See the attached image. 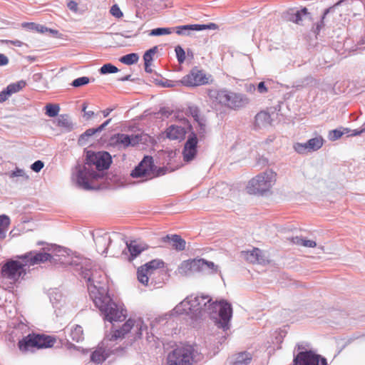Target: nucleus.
<instances>
[{
    "label": "nucleus",
    "instance_id": "f257e3e1",
    "mask_svg": "<svg viewBox=\"0 0 365 365\" xmlns=\"http://www.w3.org/2000/svg\"><path fill=\"white\" fill-rule=\"evenodd\" d=\"M186 314L192 319L210 317L224 331L230 328L232 316L231 304L226 300L212 301L208 296L190 295L177 304L171 315Z\"/></svg>",
    "mask_w": 365,
    "mask_h": 365
},
{
    "label": "nucleus",
    "instance_id": "f03ea898",
    "mask_svg": "<svg viewBox=\"0 0 365 365\" xmlns=\"http://www.w3.org/2000/svg\"><path fill=\"white\" fill-rule=\"evenodd\" d=\"M100 280H96L93 274L88 276L89 284L88 291L95 306L98 308L104 316V319L112 324L125 320L127 311L112 301L108 295L107 279L101 272L95 274Z\"/></svg>",
    "mask_w": 365,
    "mask_h": 365
},
{
    "label": "nucleus",
    "instance_id": "7ed1b4c3",
    "mask_svg": "<svg viewBox=\"0 0 365 365\" xmlns=\"http://www.w3.org/2000/svg\"><path fill=\"white\" fill-rule=\"evenodd\" d=\"M20 258L22 262L11 261L3 266L1 272L4 277L14 282L25 275L26 267L50 261L51 256L46 252H30Z\"/></svg>",
    "mask_w": 365,
    "mask_h": 365
},
{
    "label": "nucleus",
    "instance_id": "20e7f679",
    "mask_svg": "<svg viewBox=\"0 0 365 365\" xmlns=\"http://www.w3.org/2000/svg\"><path fill=\"white\" fill-rule=\"evenodd\" d=\"M147 326L140 317L129 318L120 328L113 329L106 334L103 343L107 341H117L124 338L130 341H135L140 339Z\"/></svg>",
    "mask_w": 365,
    "mask_h": 365
},
{
    "label": "nucleus",
    "instance_id": "39448f33",
    "mask_svg": "<svg viewBox=\"0 0 365 365\" xmlns=\"http://www.w3.org/2000/svg\"><path fill=\"white\" fill-rule=\"evenodd\" d=\"M56 256L58 258L56 259L55 260L58 261L60 264L64 266L70 265L75 267L77 271L81 270L80 274L84 279L87 280V287L89 284L88 276L91 277L93 274L96 277V280H100V279L95 274L96 272H101L103 274H105L104 272L101 269L91 268L90 262L86 259H81L79 256L75 255L73 253L66 249L59 248L57 250Z\"/></svg>",
    "mask_w": 365,
    "mask_h": 365
},
{
    "label": "nucleus",
    "instance_id": "423d86ee",
    "mask_svg": "<svg viewBox=\"0 0 365 365\" xmlns=\"http://www.w3.org/2000/svg\"><path fill=\"white\" fill-rule=\"evenodd\" d=\"M277 174L272 169H267L251 178L246 186L250 195L264 196L272 192L276 184Z\"/></svg>",
    "mask_w": 365,
    "mask_h": 365
},
{
    "label": "nucleus",
    "instance_id": "0eeeda50",
    "mask_svg": "<svg viewBox=\"0 0 365 365\" xmlns=\"http://www.w3.org/2000/svg\"><path fill=\"white\" fill-rule=\"evenodd\" d=\"M208 95L212 103L234 110L243 108L249 103V98L245 95L226 89L211 90Z\"/></svg>",
    "mask_w": 365,
    "mask_h": 365
},
{
    "label": "nucleus",
    "instance_id": "6e6552de",
    "mask_svg": "<svg viewBox=\"0 0 365 365\" xmlns=\"http://www.w3.org/2000/svg\"><path fill=\"white\" fill-rule=\"evenodd\" d=\"M200 360L197 351L193 346L182 345L176 347L167 356L166 365H192Z\"/></svg>",
    "mask_w": 365,
    "mask_h": 365
},
{
    "label": "nucleus",
    "instance_id": "1a4fd4ad",
    "mask_svg": "<svg viewBox=\"0 0 365 365\" xmlns=\"http://www.w3.org/2000/svg\"><path fill=\"white\" fill-rule=\"evenodd\" d=\"M101 177V174L93 170V168L86 163L84 165H78L76 167L72 180L78 187L85 190H91L93 188V182Z\"/></svg>",
    "mask_w": 365,
    "mask_h": 365
},
{
    "label": "nucleus",
    "instance_id": "9d476101",
    "mask_svg": "<svg viewBox=\"0 0 365 365\" xmlns=\"http://www.w3.org/2000/svg\"><path fill=\"white\" fill-rule=\"evenodd\" d=\"M54 337L43 334H29L19 342V348L23 352L32 351L34 348L42 349L53 346Z\"/></svg>",
    "mask_w": 365,
    "mask_h": 365
},
{
    "label": "nucleus",
    "instance_id": "9b49d317",
    "mask_svg": "<svg viewBox=\"0 0 365 365\" xmlns=\"http://www.w3.org/2000/svg\"><path fill=\"white\" fill-rule=\"evenodd\" d=\"M133 178H153L158 174L155 173L152 157L145 156L138 166L131 172Z\"/></svg>",
    "mask_w": 365,
    "mask_h": 365
},
{
    "label": "nucleus",
    "instance_id": "f8f14e48",
    "mask_svg": "<svg viewBox=\"0 0 365 365\" xmlns=\"http://www.w3.org/2000/svg\"><path fill=\"white\" fill-rule=\"evenodd\" d=\"M141 140L139 135H127L118 133L113 135L109 140L110 146L118 150L125 149L128 146H134Z\"/></svg>",
    "mask_w": 365,
    "mask_h": 365
},
{
    "label": "nucleus",
    "instance_id": "ddd939ff",
    "mask_svg": "<svg viewBox=\"0 0 365 365\" xmlns=\"http://www.w3.org/2000/svg\"><path fill=\"white\" fill-rule=\"evenodd\" d=\"M93 237L96 250L101 255L107 254L108 247L113 241L121 240L120 235L116 232H104L101 235L96 233Z\"/></svg>",
    "mask_w": 365,
    "mask_h": 365
},
{
    "label": "nucleus",
    "instance_id": "4468645a",
    "mask_svg": "<svg viewBox=\"0 0 365 365\" xmlns=\"http://www.w3.org/2000/svg\"><path fill=\"white\" fill-rule=\"evenodd\" d=\"M294 361V365H328L325 358L312 351L299 352Z\"/></svg>",
    "mask_w": 365,
    "mask_h": 365
},
{
    "label": "nucleus",
    "instance_id": "2eb2a0df",
    "mask_svg": "<svg viewBox=\"0 0 365 365\" xmlns=\"http://www.w3.org/2000/svg\"><path fill=\"white\" fill-rule=\"evenodd\" d=\"M87 163L92 168L94 165L98 171L108 169L110 163L111 157L107 152H90L87 154Z\"/></svg>",
    "mask_w": 365,
    "mask_h": 365
},
{
    "label": "nucleus",
    "instance_id": "dca6fc26",
    "mask_svg": "<svg viewBox=\"0 0 365 365\" xmlns=\"http://www.w3.org/2000/svg\"><path fill=\"white\" fill-rule=\"evenodd\" d=\"M209 78L202 71L192 69L190 73L185 76L180 83L185 86H198L208 83Z\"/></svg>",
    "mask_w": 365,
    "mask_h": 365
},
{
    "label": "nucleus",
    "instance_id": "f3484780",
    "mask_svg": "<svg viewBox=\"0 0 365 365\" xmlns=\"http://www.w3.org/2000/svg\"><path fill=\"white\" fill-rule=\"evenodd\" d=\"M197 138L195 133H192L185 143L182 150L183 160L185 162H190L195 159L197 153Z\"/></svg>",
    "mask_w": 365,
    "mask_h": 365
},
{
    "label": "nucleus",
    "instance_id": "a211bd4d",
    "mask_svg": "<svg viewBox=\"0 0 365 365\" xmlns=\"http://www.w3.org/2000/svg\"><path fill=\"white\" fill-rule=\"evenodd\" d=\"M200 259L185 260L180 263L178 267V273L182 276H189L195 272H200Z\"/></svg>",
    "mask_w": 365,
    "mask_h": 365
},
{
    "label": "nucleus",
    "instance_id": "6ab92c4d",
    "mask_svg": "<svg viewBox=\"0 0 365 365\" xmlns=\"http://www.w3.org/2000/svg\"><path fill=\"white\" fill-rule=\"evenodd\" d=\"M49 294L50 301L57 315L61 314L62 311L65 312L68 306L66 299L61 292L58 290H53Z\"/></svg>",
    "mask_w": 365,
    "mask_h": 365
},
{
    "label": "nucleus",
    "instance_id": "aec40b11",
    "mask_svg": "<svg viewBox=\"0 0 365 365\" xmlns=\"http://www.w3.org/2000/svg\"><path fill=\"white\" fill-rule=\"evenodd\" d=\"M105 339L106 338L102 341L101 345L99 346L91 354V361L94 363L101 364L108 356L110 352V349L108 348L109 346L108 342H112L113 341H107L103 343Z\"/></svg>",
    "mask_w": 365,
    "mask_h": 365
},
{
    "label": "nucleus",
    "instance_id": "412c9836",
    "mask_svg": "<svg viewBox=\"0 0 365 365\" xmlns=\"http://www.w3.org/2000/svg\"><path fill=\"white\" fill-rule=\"evenodd\" d=\"M64 332L73 341L80 342L84 339L83 330L80 325L69 324L65 328Z\"/></svg>",
    "mask_w": 365,
    "mask_h": 365
},
{
    "label": "nucleus",
    "instance_id": "4be33fe9",
    "mask_svg": "<svg viewBox=\"0 0 365 365\" xmlns=\"http://www.w3.org/2000/svg\"><path fill=\"white\" fill-rule=\"evenodd\" d=\"M165 133L168 139L180 141L185 138L186 130L182 126L171 125L166 129Z\"/></svg>",
    "mask_w": 365,
    "mask_h": 365
},
{
    "label": "nucleus",
    "instance_id": "5701e85b",
    "mask_svg": "<svg viewBox=\"0 0 365 365\" xmlns=\"http://www.w3.org/2000/svg\"><path fill=\"white\" fill-rule=\"evenodd\" d=\"M244 257L251 263H264L265 259L262 251L258 248H253L242 252Z\"/></svg>",
    "mask_w": 365,
    "mask_h": 365
},
{
    "label": "nucleus",
    "instance_id": "b1692460",
    "mask_svg": "<svg viewBox=\"0 0 365 365\" xmlns=\"http://www.w3.org/2000/svg\"><path fill=\"white\" fill-rule=\"evenodd\" d=\"M307 9L306 8L297 11L290 9L287 11V19L289 21L294 22L297 24H301L302 21L307 18Z\"/></svg>",
    "mask_w": 365,
    "mask_h": 365
},
{
    "label": "nucleus",
    "instance_id": "393cba45",
    "mask_svg": "<svg viewBox=\"0 0 365 365\" xmlns=\"http://www.w3.org/2000/svg\"><path fill=\"white\" fill-rule=\"evenodd\" d=\"M126 245L132 259L136 257L148 248L146 244L138 240L131 241L130 243H126Z\"/></svg>",
    "mask_w": 365,
    "mask_h": 365
},
{
    "label": "nucleus",
    "instance_id": "a878e982",
    "mask_svg": "<svg viewBox=\"0 0 365 365\" xmlns=\"http://www.w3.org/2000/svg\"><path fill=\"white\" fill-rule=\"evenodd\" d=\"M251 359V355L247 352L238 353L230 359V365H248Z\"/></svg>",
    "mask_w": 365,
    "mask_h": 365
},
{
    "label": "nucleus",
    "instance_id": "bb28decb",
    "mask_svg": "<svg viewBox=\"0 0 365 365\" xmlns=\"http://www.w3.org/2000/svg\"><path fill=\"white\" fill-rule=\"evenodd\" d=\"M271 123L269 114L265 111L258 113L255 116V124L258 128H263L269 125Z\"/></svg>",
    "mask_w": 365,
    "mask_h": 365
},
{
    "label": "nucleus",
    "instance_id": "cd10ccee",
    "mask_svg": "<svg viewBox=\"0 0 365 365\" xmlns=\"http://www.w3.org/2000/svg\"><path fill=\"white\" fill-rule=\"evenodd\" d=\"M57 125L65 131H70L73 129V125L67 115H61L56 119Z\"/></svg>",
    "mask_w": 365,
    "mask_h": 365
},
{
    "label": "nucleus",
    "instance_id": "c85d7f7f",
    "mask_svg": "<svg viewBox=\"0 0 365 365\" xmlns=\"http://www.w3.org/2000/svg\"><path fill=\"white\" fill-rule=\"evenodd\" d=\"M324 143V140L321 136L309 139L307 142L309 153L314 152L320 149Z\"/></svg>",
    "mask_w": 365,
    "mask_h": 365
},
{
    "label": "nucleus",
    "instance_id": "c756f323",
    "mask_svg": "<svg viewBox=\"0 0 365 365\" xmlns=\"http://www.w3.org/2000/svg\"><path fill=\"white\" fill-rule=\"evenodd\" d=\"M169 242L173 247L177 250H183L185 248V241L179 235H172L170 237L168 236Z\"/></svg>",
    "mask_w": 365,
    "mask_h": 365
},
{
    "label": "nucleus",
    "instance_id": "7c9ffc66",
    "mask_svg": "<svg viewBox=\"0 0 365 365\" xmlns=\"http://www.w3.org/2000/svg\"><path fill=\"white\" fill-rule=\"evenodd\" d=\"M9 224L10 219L7 215H0V240H4L6 237Z\"/></svg>",
    "mask_w": 365,
    "mask_h": 365
},
{
    "label": "nucleus",
    "instance_id": "2f4dec72",
    "mask_svg": "<svg viewBox=\"0 0 365 365\" xmlns=\"http://www.w3.org/2000/svg\"><path fill=\"white\" fill-rule=\"evenodd\" d=\"M163 265L164 263L162 260L153 259L146 263L143 267L146 269V271L148 274L152 275L156 269L163 267Z\"/></svg>",
    "mask_w": 365,
    "mask_h": 365
},
{
    "label": "nucleus",
    "instance_id": "473e14b6",
    "mask_svg": "<svg viewBox=\"0 0 365 365\" xmlns=\"http://www.w3.org/2000/svg\"><path fill=\"white\" fill-rule=\"evenodd\" d=\"M200 262H202L200 264V272L207 270L212 274L220 272L218 266L215 265L212 262H209L204 259H200Z\"/></svg>",
    "mask_w": 365,
    "mask_h": 365
},
{
    "label": "nucleus",
    "instance_id": "72a5a7b5",
    "mask_svg": "<svg viewBox=\"0 0 365 365\" xmlns=\"http://www.w3.org/2000/svg\"><path fill=\"white\" fill-rule=\"evenodd\" d=\"M137 276L138 281L142 284L145 286L148 285L149 278L151 275L147 272L146 269L144 268L143 266L138 268L137 272Z\"/></svg>",
    "mask_w": 365,
    "mask_h": 365
},
{
    "label": "nucleus",
    "instance_id": "f704fd0d",
    "mask_svg": "<svg viewBox=\"0 0 365 365\" xmlns=\"http://www.w3.org/2000/svg\"><path fill=\"white\" fill-rule=\"evenodd\" d=\"M292 241L294 244L302 245L306 247H314L317 246V243L314 240H307L299 237H293Z\"/></svg>",
    "mask_w": 365,
    "mask_h": 365
},
{
    "label": "nucleus",
    "instance_id": "c9c22d12",
    "mask_svg": "<svg viewBox=\"0 0 365 365\" xmlns=\"http://www.w3.org/2000/svg\"><path fill=\"white\" fill-rule=\"evenodd\" d=\"M26 86V82L24 81H19L16 83H14L11 84H9L6 87L7 93H9V96L12 95L13 93H17L20 90H21L23 88H24Z\"/></svg>",
    "mask_w": 365,
    "mask_h": 365
},
{
    "label": "nucleus",
    "instance_id": "e433bc0d",
    "mask_svg": "<svg viewBox=\"0 0 365 365\" xmlns=\"http://www.w3.org/2000/svg\"><path fill=\"white\" fill-rule=\"evenodd\" d=\"M139 56L137 53H132L122 56L120 61L126 65H132L138 62Z\"/></svg>",
    "mask_w": 365,
    "mask_h": 365
},
{
    "label": "nucleus",
    "instance_id": "4c0bfd02",
    "mask_svg": "<svg viewBox=\"0 0 365 365\" xmlns=\"http://www.w3.org/2000/svg\"><path fill=\"white\" fill-rule=\"evenodd\" d=\"M349 133V130L348 128L341 129H335L332 130L329 133V138L331 140H336L340 138L343 135L348 134Z\"/></svg>",
    "mask_w": 365,
    "mask_h": 365
},
{
    "label": "nucleus",
    "instance_id": "58836bf2",
    "mask_svg": "<svg viewBox=\"0 0 365 365\" xmlns=\"http://www.w3.org/2000/svg\"><path fill=\"white\" fill-rule=\"evenodd\" d=\"M196 29L195 24H188L177 26L175 30L178 35H188L189 31H196Z\"/></svg>",
    "mask_w": 365,
    "mask_h": 365
},
{
    "label": "nucleus",
    "instance_id": "ea45409f",
    "mask_svg": "<svg viewBox=\"0 0 365 365\" xmlns=\"http://www.w3.org/2000/svg\"><path fill=\"white\" fill-rule=\"evenodd\" d=\"M46 114L49 117H55L58 115L60 107L57 104H47L45 107Z\"/></svg>",
    "mask_w": 365,
    "mask_h": 365
},
{
    "label": "nucleus",
    "instance_id": "a19ab883",
    "mask_svg": "<svg viewBox=\"0 0 365 365\" xmlns=\"http://www.w3.org/2000/svg\"><path fill=\"white\" fill-rule=\"evenodd\" d=\"M24 27H27L30 30L36 31L38 33H46L48 29L41 24H36L34 23H26L23 24Z\"/></svg>",
    "mask_w": 365,
    "mask_h": 365
},
{
    "label": "nucleus",
    "instance_id": "79ce46f5",
    "mask_svg": "<svg viewBox=\"0 0 365 365\" xmlns=\"http://www.w3.org/2000/svg\"><path fill=\"white\" fill-rule=\"evenodd\" d=\"M158 51V47L154 46L149 50H148L143 55V60L145 63H152L153 60V56Z\"/></svg>",
    "mask_w": 365,
    "mask_h": 365
},
{
    "label": "nucleus",
    "instance_id": "37998d69",
    "mask_svg": "<svg viewBox=\"0 0 365 365\" xmlns=\"http://www.w3.org/2000/svg\"><path fill=\"white\" fill-rule=\"evenodd\" d=\"M172 33L171 28H157L150 31V36L168 35Z\"/></svg>",
    "mask_w": 365,
    "mask_h": 365
},
{
    "label": "nucleus",
    "instance_id": "c03bdc74",
    "mask_svg": "<svg viewBox=\"0 0 365 365\" xmlns=\"http://www.w3.org/2000/svg\"><path fill=\"white\" fill-rule=\"evenodd\" d=\"M293 148L299 154H304L309 153L307 142L295 143L293 145Z\"/></svg>",
    "mask_w": 365,
    "mask_h": 365
},
{
    "label": "nucleus",
    "instance_id": "a18cd8bd",
    "mask_svg": "<svg viewBox=\"0 0 365 365\" xmlns=\"http://www.w3.org/2000/svg\"><path fill=\"white\" fill-rule=\"evenodd\" d=\"M9 177L13 178H21L24 180H28L29 175L26 174L24 170L21 168H16L14 170H13L10 174Z\"/></svg>",
    "mask_w": 365,
    "mask_h": 365
},
{
    "label": "nucleus",
    "instance_id": "49530a36",
    "mask_svg": "<svg viewBox=\"0 0 365 365\" xmlns=\"http://www.w3.org/2000/svg\"><path fill=\"white\" fill-rule=\"evenodd\" d=\"M118 71V68L110 63L103 65L100 69L101 74L114 73Z\"/></svg>",
    "mask_w": 365,
    "mask_h": 365
},
{
    "label": "nucleus",
    "instance_id": "de8ad7c7",
    "mask_svg": "<svg viewBox=\"0 0 365 365\" xmlns=\"http://www.w3.org/2000/svg\"><path fill=\"white\" fill-rule=\"evenodd\" d=\"M89 81L90 80L88 77L83 76L73 80L71 85L73 87L77 88L88 84Z\"/></svg>",
    "mask_w": 365,
    "mask_h": 365
},
{
    "label": "nucleus",
    "instance_id": "09e8293b",
    "mask_svg": "<svg viewBox=\"0 0 365 365\" xmlns=\"http://www.w3.org/2000/svg\"><path fill=\"white\" fill-rule=\"evenodd\" d=\"M271 82L269 81H262L258 83L257 86V90L260 94H264L268 92L269 86L270 85Z\"/></svg>",
    "mask_w": 365,
    "mask_h": 365
},
{
    "label": "nucleus",
    "instance_id": "8fccbe9b",
    "mask_svg": "<svg viewBox=\"0 0 365 365\" xmlns=\"http://www.w3.org/2000/svg\"><path fill=\"white\" fill-rule=\"evenodd\" d=\"M175 51L178 62L180 63H183L185 59V53L183 48L181 46H178L175 47Z\"/></svg>",
    "mask_w": 365,
    "mask_h": 365
},
{
    "label": "nucleus",
    "instance_id": "3c124183",
    "mask_svg": "<svg viewBox=\"0 0 365 365\" xmlns=\"http://www.w3.org/2000/svg\"><path fill=\"white\" fill-rule=\"evenodd\" d=\"M110 13L112 16L118 19H120L123 16V12L117 4H114L111 6Z\"/></svg>",
    "mask_w": 365,
    "mask_h": 365
},
{
    "label": "nucleus",
    "instance_id": "603ef678",
    "mask_svg": "<svg viewBox=\"0 0 365 365\" xmlns=\"http://www.w3.org/2000/svg\"><path fill=\"white\" fill-rule=\"evenodd\" d=\"M196 25V31H202L205 29H216L217 26L214 23H210L209 24H195Z\"/></svg>",
    "mask_w": 365,
    "mask_h": 365
},
{
    "label": "nucleus",
    "instance_id": "864d4df0",
    "mask_svg": "<svg viewBox=\"0 0 365 365\" xmlns=\"http://www.w3.org/2000/svg\"><path fill=\"white\" fill-rule=\"evenodd\" d=\"M43 166L44 163L41 160H36L31 165V169L36 173H38Z\"/></svg>",
    "mask_w": 365,
    "mask_h": 365
},
{
    "label": "nucleus",
    "instance_id": "5fc2aeb1",
    "mask_svg": "<svg viewBox=\"0 0 365 365\" xmlns=\"http://www.w3.org/2000/svg\"><path fill=\"white\" fill-rule=\"evenodd\" d=\"M97 132H100L98 130V128H90V129H88L87 130H86V132L81 136V138H80V140H82L83 139H85L87 137H90V136H92L93 135H94Z\"/></svg>",
    "mask_w": 365,
    "mask_h": 365
},
{
    "label": "nucleus",
    "instance_id": "6e6d98bb",
    "mask_svg": "<svg viewBox=\"0 0 365 365\" xmlns=\"http://www.w3.org/2000/svg\"><path fill=\"white\" fill-rule=\"evenodd\" d=\"M87 108V103H84L82 106V110L84 112V116L86 118V119H90L93 115V111H86Z\"/></svg>",
    "mask_w": 365,
    "mask_h": 365
},
{
    "label": "nucleus",
    "instance_id": "4d7b16f0",
    "mask_svg": "<svg viewBox=\"0 0 365 365\" xmlns=\"http://www.w3.org/2000/svg\"><path fill=\"white\" fill-rule=\"evenodd\" d=\"M67 6L71 11L73 12H77L78 11V4L74 1H69L67 4Z\"/></svg>",
    "mask_w": 365,
    "mask_h": 365
},
{
    "label": "nucleus",
    "instance_id": "13d9d810",
    "mask_svg": "<svg viewBox=\"0 0 365 365\" xmlns=\"http://www.w3.org/2000/svg\"><path fill=\"white\" fill-rule=\"evenodd\" d=\"M7 92V90L4 89L0 93V103L4 102L9 98L10 96Z\"/></svg>",
    "mask_w": 365,
    "mask_h": 365
},
{
    "label": "nucleus",
    "instance_id": "bf43d9fd",
    "mask_svg": "<svg viewBox=\"0 0 365 365\" xmlns=\"http://www.w3.org/2000/svg\"><path fill=\"white\" fill-rule=\"evenodd\" d=\"M1 41L2 43H11L17 47H21L23 45V43L19 40H15V41L1 40Z\"/></svg>",
    "mask_w": 365,
    "mask_h": 365
},
{
    "label": "nucleus",
    "instance_id": "052dcab7",
    "mask_svg": "<svg viewBox=\"0 0 365 365\" xmlns=\"http://www.w3.org/2000/svg\"><path fill=\"white\" fill-rule=\"evenodd\" d=\"M8 63V58L4 54L0 53V66H6Z\"/></svg>",
    "mask_w": 365,
    "mask_h": 365
},
{
    "label": "nucleus",
    "instance_id": "680f3d73",
    "mask_svg": "<svg viewBox=\"0 0 365 365\" xmlns=\"http://www.w3.org/2000/svg\"><path fill=\"white\" fill-rule=\"evenodd\" d=\"M111 121V119L107 120L106 122H104L103 124H101L100 126L98 127V130L101 132L102 130H103Z\"/></svg>",
    "mask_w": 365,
    "mask_h": 365
},
{
    "label": "nucleus",
    "instance_id": "e2e57ef3",
    "mask_svg": "<svg viewBox=\"0 0 365 365\" xmlns=\"http://www.w3.org/2000/svg\"><path fill=\"white\" fill-rule=\"evenodd\" d=\"M111 121V119L107 120L106 122H104L103 124H101L100 126L98 127V130L101 132L102 130H103Z\"/></svg>",
    "mask_w": 365,
    "mask_h": 365
},
{
    "label": "nucleus",
    "instance_id": "0e129e2a",
    "mask_svg": "<svg viewBox=\"0 0 365 365\" xmlns=\"http://www.w3.org/2000/svg\"><path fill=\"white\" fill-rule=\"evenodd\" d=\"M364 130H354L351 131L350 134L348 133L350 136H356L361 134L364 132Z\"/></svg>",
    "mask_w": 365,
    "mask_h": 365
},
{
    "label": "nucleus",
    "instance_id": "69168bd1",
    "mask_svg": "<svg viewBox=\"0 0 365 365\" xmlns=\"http://www.w3.org/2000/svg\"><path fill=\"white\" fill-rule=\"evenodd\" d=\"M113 110L112 108H107L104 110L102 111V113H103V117H107L110 113V112Z\"/></svg>",
    "mask_w": 365,
    "mask_h": 365
},
{
    "label": "nucleus",
    "instance_id": "338daca9",
    "mask_svg": "<svg viewBox=\"0 0 365 365\" xmlns=\"http://www.w3.org/2000/svg\"><path fill=\"white\" fill-rule=\"evenodd\" d=\"M150 66H151V63H148L147 64L145 63V70L147 73L152 72V68H150Z\"/></svg>",
    "mask_w": 365,
    "mask_h": 365
},
{
    "label": "nucleus",
    "instance_id": "774afa93",
    "mask_svg": "<svg viewBox=\"0 0 365 365\" xmlns=\"http://www.w3.org/2000/svg\"><path fill=\"white\" fill-rule=\"evenodd\" d=\"M163 86L164 87H172L173 86V84H172L170 81H165V83H163Z\"/></svg>",
    "mask_w": 365,
    "mask_h": 365
}]
</instances>
